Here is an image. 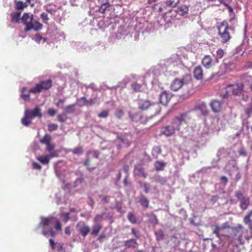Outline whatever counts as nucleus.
Returning <instances> with one entry per match:
<instances>
[{"label": "nucleus", "mask_w": 252, "mask_h": 252, "mask_svg": "<svg viewBox=\"0 0 252 252\" xmlns=\"http://www.w3.org/2000/svg\"><path fill=\"white\" fill-rule=\"evenodd\" d=\"M192 117L189 112H185L173 118L170 123L161 128L160 132L166 136L173 135L176 130H180L182 126H186Z\"/></svg>", "instance_id": "obj_1"}, {"label": "nucleus", "mask_w": 252, "mask_h": 252, "mask_svg": "<svg viewBox=\"0 0 252 252\" xmlns=\"http://www.w3.org/2000/svg\"><path fill=\"white\" fill-rule=\"evenodd\" d=\"M21 22L25 26V32H28L31 30L35 31L41 30L42 24L38 20L33 19V16L30 13H24L21 17Z\"/></svg>", "instance_id": "obj_2"}, {"label": "nucleus", "mask_w": 252, "mask_h": 252, "mask_svg": "<svg viewBox=\"0 0 252 252\" xmlns=\"http://www.w3.org/2000/svg\"><path fill=\"white\" fill-rule=\"evenodd\" d=\"M138 108L141 111L148 110L152 112L154 115L160 112V108L157 103H154L147 99H141L138 102Z\"/></svg>", "instance_id": "obj_3"}, {"label": "nucleus", "mask_w": 252, "mask_h": 252, "mask_svg": "<svg viewBox=\"0 0 252 252\" xmlns=\"http://www.w3.org/2000/svg\"><path fill=\"white\" fill-rule=\"evenodd\" d=\"M191 81L192 78L191 75L186 74L181 79L175 78L174 79L171 84L170 89L176 92L180 90L183 85L189 84Z\"/></svg>", "instance_id": "obj_4"}, {"label": "nucleus", "mask_w": 252, "mask_h": 252, "mask_svg": "<svg viewBox=\"0 0 252 252\" xmlns=\"http://www.w3.org/2000/svg\"><path fill=\"white\" fill-rule=\"evenodd\" d=\"M218 33L220 37L221 42L226 43L231 38V36L228 32L230 28L225 21H223L218 26Z\"/></svg>", "instance_id": "obj_5"}, {"label": "nucleus", "mask_w": 252, "mask_h": 252, "mask_svg": "<svg viewBox=\"0 0 252 252\" xmlns=\"http://www.w3.org/2000/svg\"><path fill=\"white\" fill-rule=\"evenodd\" d=\"M52 85L53 83L51 79L44 80L36 84L35 87L31 88L30 89V92L36 94L49 90L52 87Z\"/></svg>", "instance_id": "obj_6"}, {"label": "nucleus", "mask_w": 252, "mask_h": 252, "mask_svg": "<svg viewBox=\"0 0 252 252\" xmlns=\"http://www.w3.org/2000/svg\"><path fill=\"white\" fill-rule=\"evenodd\" d=\"M235 196L240 201L239 206L240 208L244 211L248 209L250 205V198L244 196L242 191L237 190L235 192Z\"/></svg>", "instance_id": "obj_7"}, {"label": "nucleus", "mask_w": 252, "mask_h": 252, "mask_svg": "<svg viewBox=\"0 0 252 252\" xmlns=\"http://www.w3.org/2000/svg\"><path fill=\"white\" fill-rule=\"evenodd\" d=\"M41 108L37 106L33 109H26L25 111L27 116L32 118L36 117L41 118L42 114L41 112Z\"/></svg>", "instance_id": "obj_8"}, {"label": "nucleus", "mask_w": 252, "mask_h": 252, "mask_svg": "<svg viewBox=\"0 0 252 252\" xmlns=\"http://www.w3.org/2000/svg\"><path fill=\"white\" fill-rule=\"evenodd\" d=\"M215 60L214 61L210 55H205L202 59L201 63L206 69H212L215 65Z\"/></svg>", "instance_id": "obj_9"}, {"label": "nucleus", "mask_w": 252, "mask_h": 252, "mask_svg": "<svg viewBox=\"0 0 252 252\" xmlns=\"http://www.w3.org/2000/svg\"><path fill=\"white\" fill-rule=\"evenodd\" d=\"M172 94L167 91L162 92L159 95V102L163 105H166L170 101Z\"/></svg>", "instance_id": "obj_10"}, {"label": "nucleus", "mask_w": 252, "mask_h": 252, "mask_svg": "<svg viewBox=\"0 0 252 252\" xmlns=\"http://www.w3.org/2000/svg\"><path fill=\"white\" fill-rule=\"evenodd\" d=\"M55 144L50 143L46 145L45 148L46 151H47L50 153L49 155L53 158L58 157L59 156V152L55 150Z\"/></svg>", "instance_id": "obj_11"}, {"label": "nucleus", "mask_w": 252, "mask_h": 252, "mask_svg": "<svg viewBox=\"0 0 252 252\" xmlns=\"http://www.w3.org/2000/svg\"><path fill=\"white\" fill-rule=\"evenodd\" d=\"M243 222L248 225L251 232L252 233V210L244 218Z\"/></svg>", "instance_id": "obj_12"}, {"label": "nucleus", "mask_w": 252, "mask_h": 252, "mask_svg": "<svg viewBox=\"0 0 252 252\" xmlns=\"http://www.w3.org/2000/svg\"><path fill=\"white\" fill-rule=\"evenodd\" d=\"M222 105V103L218 100H213L210 104L212 110L215 113H218L221 111Z\"/></svg>", "instance_id": "obj_13"}, {"label": "nucleus", "mask_w": 252, "mask_h": 252, "mask_svg": "<svg viewBox=\"0 0 252 252\" xmlns=\"http://www.w3.org/2000/svg\"><path fill=\"white\" fill-rule=\"evenodd\" d=\"M193 76L196 80H200L203 79V73L202 67L200 65L195 67L193 71Z\"/></svg>", "instance_id": "obj_14"}, {"label": "nucleus", "mask_w": 252, "mask_h": 252, "mask_svg": "<svg viewBox=\"0 0 252 252\" xmlns=\"http://www.w3.org/2000/svg\"><path fill=\"white\" fill-rule=\"evenodd\" d=\"M195 110L200 111L204 116H207L209 114L207 106L204 103H201L195 106Z\"/></svg>", "instance_id": "obj_15"}, {"label": "nucleus", "mask_w": 252, "mask_h": 252, "mask_svg": "<svg viewBox=\"0 0 252 252\" xmlns=\"http://www.w3.org/2000/svg\"><path fill=\"white\" fill-rule=\"evenodd\" d=\"M146 216L149 218L148 221L154 226H156L158 224V220L156 215L153 213L147 214Z\"/></svg>", "instance_id": "obj_16"}, {"label": "nucleus", "mask_w": 252, "mask_h": 252, "mask_svg": "<svg viewBox=\"0 0 252 252\" xmlns=\"http://www.w3.org/2000/svg\"><path fill=\"white\" fill-rule=\"evenodd\" d=\"M228 87L232 88V93L234 94L238 95L240 94L243 90V85L242 84L230 85L227 86Z\"/></svg>", "instance_id": "obj_17"}, {"label": "nucleus", "mask_w": 252, "mask_h": 252, "mask_svg": "<svg viewBox=\"0 0 252 252\" xmlns=\"http://www.w3.org/2000/svg\"><path fill=\"white\" fill-rule=\"evenodd\" d=\"M21 12H13L10 14L11 21L13 23H18L21 20Z\"/></svg>", "instance_id": "obj_18"}, {"label": "nucleus", "mask_w": 252, "mask_h": 252, "mask_svg": "<svg viewBox=\"0 0 252 252\" xmlns=\"http://www.w3.org/2000/svg\"><path fill=\"white\" fill-rule=\"evenodd\" d=\"M189 10V6L184 4L181 5L177 8L176 12L180 15L184 16L188 13Z\"/></svg>", "instance_id": "obj_19"}, {"label": "nucleus", "mask_w": 252, "mask_h": 252, "mask_svg": "<svg viewBox=\"0 0 252 252\" xmlns=\"http://www.w3.org/2000/svg\"><path fill=\"white\" fill-rule=\"evenodd\" d=\"M139 202L141 205L145 209H147L149 206V201L145 196L141 194L139 197Z\"/></svg>", "instance_id": "obj_20"}, {"label": "nucleus", "mask_w": 252, "mask_h": 252, "mask_svg": "<svg viewBox=\"0 0 252 252\" xmlns=\"http://www.w3.org/2000/svg\"><path fill=\"white\" fill-rule=\"evenodd\" d=\"M166 163L162 160H157L154 163V166L157 171H163Z\"/></svg>", "instance_id": "obj_21"}, {"label": "nucleus", "mask_w": 252, "mask_h": 252, "mask_svg": "<svg viewBox=\"0 0 252 252\" xmlns=\"http://www.w3.org/2000/svg\"><path fill=\"white\" fill-rule=\"evenodd\" d=\"M51 158H53V157L49 155H46L39 156L37 158V159L43 164H48Z\"/></svg>", "instance_id": "obj_22"}, {"label": "nucleus", "mask_w": 252, "mask_h": 252, "mask_svg": "<svg viewBox=\"0 0 252 252\" xmlns=\"http://www.w3.org/2000/svg\"><path fill=\"white\" fill-rule=\"evenodd\" d=\"M128 115L132 121L138 122L142 118L141 115L139 112H132L131 111H129L128 112Z\"/></svg>", "instance_id": "obj_23"}, {"label": "nucleus", "mask_w": 252, "mask_h": 252, "mask_svg": "<svg viewBox=\"0 0 252 252\" xmlns=\"http://www.w3.org/2000/svg\"><path fill=\"white\" fill-rule=\"evenodd\" d=\"M30 93H31L30 90L28 91L26 87H23L22 89L21 97L25 101H28L30 99Z\"/></svg>", "instance_id": "obj_24"}, {"label": "nucleus", "mask_w": 252, "mask_h": 252, "mask_svg": "<svg viewBox=\"0 0 252 252\" xmlns=\"http://www.w3.org/2000/svg\"><path fill=\"white\" fill-rule=\"evenodd\" d=\"M125 246L126 248H135L137 243L136 240L133 239H130L124 242Z\"/></svg>", "instance_id": "obj_25"}, {"label": "nucleus", "mask_w": 252, "mask_h": 252, "mask_svg": "<svg viewBox=\"0 0 252 252\" xmlns=\"http://www.w3.org/2000/svg\"><path fill=\"white\" fill-rule=\"evenodd\" d=\"M28 6L27 2H24L21 0L17 1L15 2V8L17 10H23Z\"/></svg>", "instance_id": "obj_26"}, {"label": "nucleus", "mask_w": 252, "mask_h": 252, "mask_svg": "<svg viewBox=\"0 0 252 252\" xmlns=\"http://www.w3.org/2000/svg\"><path fill=\"white\" fill-rule=\"evenodd\" d=\"M53 219V218L52 217L42 219L41 221L38 225V227H40L41 226H45L48 225Z\"/></svg>", "instance_id": "obj_27"}, {"label": "nucleus", "mask_w": 252, "mask_h": 252, "mask_svg": "<svg viewBox=\"0 0 252 252\" xmlns=\"http://www.w3.org/2000/svg\"><path fill=\"white\" fill-rule=\"evenodd\" d=\"M79 231L81 235L85 237L89 233L90 231V227L88 225L83 224L80 228Z\"/></svg>", "instance_id": "obj_28"}, {"label": "nucleus", "mask_w": 252, "mask_h": 252, "mask_svg": "<svg viewBox=\"0 0 252 252\" xmlns=\"http://www.w3.org/2000/svg\"><path fill=\"white\" fill-rule=\"evenodd\" d=\"M135 170L137 171L140 175L144 178H146L147 177V174L145 172V168L141 165H137L135 167Z\"/></svg>", "instance_id": "obj_29"}, {"label": "nucleus", "mask_w": 252, "mask_h": 252, "mask_svg": "<svg viewBox=\"0 0 252 252\" xmlns=\"http://www.w3.org/2000/svg\"><path fill=\"white\" fill-rule=\"evenodd\" d=\"M51 136L49 134H45L40 140V142L46 145L51 143Z\"/></svg>", "instance_id": "obj_30"}, {"label": "nucleus", "mask_w": 252, "mask_h": 252, "mask_svg": "<svg viewBox=\"0 0 252 252\" xmlns=\"http://www.w3.org/2000/svg\"><path fill=\"white\" fill-rule=\"evenodd\" d=\"M81 100H82L84 101V105L88 106L94 104L96 103V99L95 98H91L90 99H87L85 97H82L81 98Z\"/></svg>", "instance_id": "obj_31"}, {"label": "nucleus", "mask_w": 252, "mask_h": 252, "mask_svg": "<svg viewBox=\"0 0 252 252\" xmlns=\"http://www.w3.org/2000/svg\"><path fill=\"white\" fill-rule=\"evenodd\" d=\"M102 227V225L100 224L94 225L92 227L91 234L92 235H97L100 230L101 229Z\"/></svg>", "instance_id": "obj_32"}, {"label": "nucleus", "mask_w": 252, "mask_h": 252, "mask_svg": "<svg viewBox=\"0 0 252 252\" xmlns=\"http://www.w3.org/2000/svg\"><path fill=\"white\" fill-rule=\"evenodd\" d=\"M224 54V52L223 50L220 48L219 49L216 51V54L215 55H214V56L215 57V60L216 63H218L219 62V59H221L223 57Z\"/></svg>", "instance_id": "obj_33"}, {"label": "nucleus", "mask_w": 252, "mask_h": 252, "mask_svg": "<svg viewBox=\"0 0 252 252\" xmlns=\"http://www.w3.org/2000/svg\"><path fill=\"white\" fill-rule=\"evenodd\" d=\"M180 1V0H166L165 3L167 6L175 7Z\"/></svg>", "instance_id": "obj_34"}, {"label": "nucleus", "mask_w": 252, "mask_h": 252, "mask_svg": "<svg viewBox=\"0 0 252 252\" xmlns=\"http://www.w3.org/2000/svg\"><path fill=\"white\" fill-rule=\"evenodd\" d=\"M161 153V149L159 146L154 147L152 150V156L155 158H158V156Z\"/></svg>", "instance_id": "obj_35"}, {"label": "nucleus", "mask_w": 252, "mask_h": 252, "mask_svg": "<svg viewBox=\"0 0 252 252\" xmlns=\"http://www.w3.org/2000/svg\"><path fill=\"white\" fill-rule=\"evenodd\" d=\"M127 218L129 222L131 223H137V218L136 216L132 212H128L127 216Z\"/></svg>", "instance_id": "obj_36"}, {"label": "nucleus", "mask_w": 252, "mask_h": 252, "mask_svg": "<svg viewBox=\"0 0 252 252\" xmlns=\"http://www.w3.org/2000/svg\"><path fill=\"white\" fill-rule=\"evenodd\" d=\"M75 104H70L67 105L64 108V112L66 114H71L75 112Z\"/></svg>", "instance_id": "obj_37"}, {"label": "nucleus", "mask_w": 252, "mask_h": 252, "mask_svg": "<svg viewBox=\"0 0 252 252\" xmlns=\"http://www.w3.org/2000/svg\"><path fill=\"white\" fill-rule=\"evenodd\" d=\"M131 89L135 92H141L142 90V86L137 83H134L131 85Z\"/></svg>", "instance_id": "obj_38"}, {"label": "nucleus", "mask_w": 252, "mask_h": 252, "mask_svg": "<svg viewBox=\"0 0 252 252\" xmlns=\"http://www.w3.org/2000/svg\"><path fill=\"white\" fill-rule=\"evenodd\" d=\"M31 118L27 116L26 113H25V116L22 119L21 122L22 124L25 126H29L31 123L32 122L30 120Z\"/></svg>", "instance_id": "obj_39"}, {"label": "nucleus", "mask_w": 252, "mask_h": 252, "mask_svg": "<svg viewBox=\"0 0 252 252\" xmlns=\"http://www.w3.org/2000/svg\"><path fill=\"white\" fill-rule=\"evenodd\" d=\"M155 233L157 241L162 240L164 238V235L162 230H158V231H155Z\"/></svg>", "instance_id": "obj_40"}, {"label": "nucleus", "mask_w": 252, "mask_h": 252, "mask_svg": "<svg viewBox=\"0 0 252 252\" xmlns=\"http://www.w3.org/2000/svg\"><path fill=\"white\" fill-rule=\"evenodd\" d=\"M68 119V117L65 112L59 114L57 116V120L60 122H65Z\"/></svg>", "instance_id": "obj_41"}, {"label": "nucleus", "mask_w": 252, "mask_h": 252, "mask_svg": "<svg viewBox=\"0 0 252 252\" xmlns=\"http://www.w3.org/2000/svg\"><path fill=\"white\" fill-rule=\"evenodd\" d=\"M244 228L243 226L241 224H238L236 226L232 228L233 233L236 235L237 233H241Z\"/></svg>", "instance_id": "obj_42"}, {"label": "nucleus", "mask_w": 252, "mask_h": 252, "mask_svg": "<svg viewBox=\"0 0 252 252\" xmlns=\"http://www.w3.org/2000/svg\"><path fill=\"white\" fill-rule=\"evenodd\" d=\"M73 155H81L83 153V148L81 146L76 147L73 150H70Z\"/></svg>", "instance_id": "obj_43"}, {"label": "nucleus", "mask_w": 252, "mask_h": 252, "mask_svg": "<svg viewBox=\"0 0 252 252\" xmlns=\"http://www.w3.org/2000/svg\"><path fill=\"white\" fill-rule=\"evenodd\" d=\"M151 7L154 10H156L158 12H161L162 11V8L161 7V4L160 2L154 4L151 6Z\"/></svg>", "instance_id": "obj_44"}, {"label": "nucleus", "mask_w": 252, "mask_h": 252, "mask_svg": "<svg viewBox=\"0 0 252 252\" xmlns=\"http://www.w3.org/2000/svg\"><path fill=\"white\" fill-rule=\"evenodd\" d=\"M212 227H214L215 228L213 230V233L216 235L217 237H220L219 232L221 229H222V227L219 226L218 224H215L214 225H212Z\"/></svg>", "instance_id": "obj_45"}, {"label": "nucleus", "mask_w": 252, "mask_h": 252, "mask_svg": "<svg viewBox=\"0 0 252 252\" xmlns=\"http://www.w3.org/2000/svg\"><path fill=\"white\" fill-rule=\"evenodd\" d=\"M47 126L48 130L50 132L56 130L58 128V125L57 124L52 123L48 124Z\"/></svg>", "instance_id": "obj_46"}, {"label": "nucleus", "mask_w": 252, "mask_h": 252, "mask_svg": "<svg viewBox=\"0 0 252 252\" xmlns=\"http://www.w3.org/2000/svg\"><path fill=\"white\" fill-rule=\"evenodd\" d=\"M88 155L92 156L93 157L95 158H98L99 156V153L96 150L89 151L87 153Z\"/></svg>", "instance_id": "obj_47"}, {"label": "nucleus", "mask_w": 252, "mask_h": 252, "mask_svg": "<svg viewBox=\"0 0 252 252\" xmlns=\"http://www.w3.org/2000/svg\"><path fill=\"white\" fill-rule=\"evenodd\" d=\"M109 115V111L108 110H103L98 114L99 118H106Z\"/></svg>", "instance_id": "obj_48"}, {"label": "nucleus", "mask_w": 252, "mask_h": 252, "mask_svg": "<svg viewBox=\"0 0 252 252\" xmlns=\"http://www.w3.org/2000/svg\"><path fill=\"white\" fill-rule=\"evenodd\" d=\"M110 6V5H105V6H103V5L99 6V8L98 9V11L99 12H100V13L104 14V13H105V11L107 9V8L109 7Z\"/></svg>", "instance_id": "obj_49"}, {"label": "nucleus", "mask_w": 252, "mask_h": 252, "mask_svg": "<svg viewBox=\"0 0 252 252\" xmlns=\"http://www.w3.org/2000/svg\"><path fill=\"white\" fill-rule=\"evenodd\" d=\"M140 186L143 187L144 189V191L145 193H147L149 191V188L148 186V185L146 182H142L140 183Z\"/></svg>", "instance_id": "obj_50"}, {"label": "nucleus", "mask_w": 252, "mask_h": 252, "mask_svg": "<svg viewBox=\"0 0 252 252\" xmlns=\"http://www.w3.org/2000/svg\"><path fill=\"white\" fill-rule=\"evenodd\" d=\"M98 4L99 5V6H101V5H103V6H105V5H110V4L109 2V0H98V1H97Z\"/></svg>", "instance_id": "obj_51"}, {"label": "nucleus", "mask_w": 252, "mask_h": 252, "mask_svg": "<svg viewBox=\"0 0 252 252\" xmlns=\"http://www.w3.org/2000/svg\"><path fill=\"white\" fill-rule=\"evenodd\" d=\"M123 115L124 112L121 109L118 108L116 110L115 115L117 118L120 119L123 116Z\"/></svg>", "instance_id": "obj_52"}, {"label": "nucleus", "mask_w": 252, "mask_h": 252, "mask_svg": "<svg viewBox=\"0 0 252 252\" xmlns=\"http://www.w3.org/2000/svg\"><path fill=\"white\" fill-rule=\"evenodd\" d=\"M171 240L173 242L175 246H178L180 244V242L179 240V239L175 236H172Z\"/></svg>", "instance_id": "obj_53"}, {"label": "nucleus", "mask_w": 252, "mask_h": 252, "mask_svg": "<svg viewBox=\"0 0 252 252\" xmlns=\"http://www.w3.org/2000/svg\"><path fill=\"white\" fill-rule=\"evenodd\" d=\"M57 113V110L53 108H49L48 110L47 113L50 116L53 117Z\"/></svg>", "instance_id": "obj_54"}, {"label": "nucleus", "mask_w": 252, "mask_h": 252, "mask_svg": "<svg viewBox=\"0 0 252 252\" xmlns=\"http://www.w3.org/2000/svg\"><path fill=\"white\" fill-rule=\"evenodd\" d=\"M131 233L136 238H139L140 237V232L138 230H136L134 228H131Z\"/></svg>", "instance_id": "obj_55"}, {"label": "nucleus", "mask_w": 252, "mask_h": 252, "mask_svg": "<svg viewBox=\"0 0 252 252\" xmlns=\"http://www.w3.org/2000/svg\"><path fill=\"white\" fill-rule=\"evenodd\" d=\"M32 167L33 169L39 170H40L42 168L41 166L39 163L35 162H33Z\"/></svg>", "instance_id": "obj_56"}, {"label": "nucleus", "mask_w": 252, "mask_h": 252, "mask_svg": "<svg viewBox=\"0 0 252 252\" xmlns=\"http://www.w3.org/2000/svg\"><path fill=\"white\" fill-rule=\"evenodd\" d=\"M62 217L63 218V220L66 222L69 219V213H63L62 215Z\"/></svg>", "instance_id": "obj_57"}, {"label": "nucleus", "mask_w": 252, "mask_h": 252, "mask_svg": "<svg viewBox=\"0 0 252 252\" xmlns=\"http://www.w3.org/2000/svg\"><path fill=\"white\" fill-rule=\"evenodd\" d=\"M90 159L89 158H87L84 162V165L85 166H87L89 168V170H93L94 169V168H90L89 167V166L90 165Z\"/></svg>", "instance_id": "obj_58"}, {"label": "nucleus", "mask_w": 252, "mask_h": 252, "mask_svg": "<svg viewBox=\"0 0 252 252\" xmlns=\"http://www.w3.org/2000/svg\"><path fill=\"white\" fill-rule=\"evenodd\" d=\"M102 219V216L100 215H97L95 216L94 221L95 222L100 221Z\"/></svg>", "instance_id": "obj_59"}, {"label": "nucleus", "mask_w": 252, "mask_h": 252, "mask_svg": "<svg viewBox=\"0 0 252 252\" xmlns=\"http://www.w3.org/2000/svg\"><path fill=\"white\" fill-rule=\"evenodd\" d=\"M40 17L43 21L46 22L49 20L48 15L45 13H41Z\"/></svg>", "instance_id": "obj_60"}, {"label": "nucleus", "mask_w": 252, "mask_h": 252, "mask_svg": "<svg viewBox=\"0 0 252 252\" xmlns=\"http://www.w3.org/2000/svg\"><path fill=\"white\" fill-rule=\"evenodd\" d=\"M232 0H220V2L225 6H228Z\"/></svg>", "instance_id": "obj_61"}, {"label": "nucleus", "mask_w": 252, "mask_h": 252, "mask_svg": "<svg viewBox=\"0 0 252 252\" xmlns=\"http://www.w3.org/2000/svg\"><path fill=\"white\" fill-rule=\"evenodd\" d=\"M49 243H50V245L52 249L54 250L55 249V245H56V243L54 242V240L52 239H50Z\"/></svg>", "instance_id": "obj_62"}, {"label": "nucleus", "mask_w": 252, "mask_h": 252, "mask_svg": "<svg viewBox=\"0 0 252 252\" xmlns=\"http://www.w3.org/2000/svg\"><path fill=\"white\" fill-rule=\"evenodd\" d=\"M55 228L57 230H61L62 229L61 224L60 223L59 220H56V225L55 226Z\"/></svg>", "instance_id": "obj_63"}, {"label": "nucleus", "mask_w": 252, "mask_h": 252, "mask_svg": "<svg viewBox=\"0 0 252 252\" xmlns=\"http://www.w3.org/2000/svg\"><path fill=\"white\" fill-rule=\"evenodd\" d=\"M220 180L224 185H226L228 182V179L227 177L224 176L221 177Z\"/></svg>", "instance_id": "obj_64"}]
</instances>
